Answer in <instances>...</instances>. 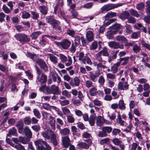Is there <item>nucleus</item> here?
<instances>
[{"mask_svg":"<svg viewBox=\"0 0 150 150\" xmlns=\"http://www.w3.org/2000/svg\"><path fill=\"white\" fill-rule=\"evenodd\" d=\"M129 85L127 82H120L118 85V89L119 91L125 90L128 88Z\"/></svg>","mask_w":150,"mask_h":150,"instance_id":"nucleus-10","label":"nucleus"},{"mask_svg":"<svg viewBox=\"0 0 150 150\" xmlns=\"http://www.w3.org/2000/svg\"><path fill=\"white\" fill-rule=\"evenodd\" d=\"M48 124L51 127L52 129L54 130L55 129V120L54 117H52L49 120Z\"/></svg>","mask_w":150,"mask_h":150,"instance_id":"nucleus-18","label":"nucleus"},{"mask_svg":"<svg viewBox=\"0 0 150 150\" xmlns=\"http://www.w3.org/2000/svg\"><path fill=\"white\" fill-rule=\"evenodd\" d=\"M126 30L125 32V34L127 35L129 33H130L132 32V28L128 24H126L125 25Z\"/></svg>","mask_w":150,"mask_h":150,"instance_id":"nucleus-37","label":"nucleus"},{"mask_svg":"<svg viewBox=\"0 0 150 150\" xmlns=\"http://www.w3.org/2000/svg\"><path fill=\"white\" fill-rule=\"evenodd\" d=\"M86 36L88 41H91L93 40V32L91 30L88 31L86 33Z\"/></svg>","mask_w":150,"mask_h":150,"instance_id":"nucleus-21","label":"nucleus"},{"mask_svg":"<svg viewBox=\"0 0 150 150\" xmlns=\"http://www.w3.org/2000/svg\"><path fill=\"white\" fill-rule=\"evenodd\" d=\"M100 54H102L104 56H107L108 55L107 49L105 47L103 48V50L99 52Z\"/></svg>","mask_w":150,"mask_h":150,"instance_id":"nucleus-44","label":"nucleus"},{"mask_svg":"<svg viewBox=\"0 0 150 150\" xmlns=\"http://www.w3.org/2000/svg\"><path fill=\"white\" fill-rule=\"evenodd\" d=\"M24 122L25 125H30L31 123V119L30 117H27L24 119Z\"/></svg>","mask_w":150,"mask_h":150,"instance_id":"nucleus-52","label":"nucleus"},{"mask_svg":"<svg viewBox=\"0 0 150 150\" xmlns=\"http://www.w3.org/2000/svg\"><path fill=\"white\" fill-rule=\"evenodd\" d=\"M62 109L63 114L64 115H69L70 113L69 110L66 107L62 108Z\"/></svg>","mask_w":150,"mask_h":150,"instance_id":"nucleus-53","label":"nucleus"},{"mask_svg":"<svg viewBox=\"0 0 150 150\" xmlns=\"http://www.w3.org/2000/svg\"><path fill=\"white\" fill-rule=\"evenodd\" d=\"M49 58L50 61L54 64H55L58 62L57 58L53 55L50 54L49 55Z\"/></svg>","mask_w":150,"mask_h":150,"instance_id":"nucleus-33","label":"nucleus"},{"mask_svg":"<svg viewBox=\"0 0 150 150\" xmlns=\"http://www.w3.org/2000/svg\"><path fill=\"white\" fill-rule=\"evenodd\" d=\"M46 21L48 23L51 24L54 28L59 30H61V27L59 26L60 24V22L56 20L53 16L47 17Z\"/></svg>","mask_w":150,"mask_h":150,"instance_id":"nucleus-3","label":"nucleus"},{"mask_svg":"<svg viewBox=\"0 0 150 150\" xmlns=\"http://www.w3.org/2000/svg\"><path fill=\"white\" fill-rule=\"evenodd\" d=\"M108 45L110 48L114 49H122L124 47L123 45H120L118 42L115 41H111L108 42Z\"/></svg>","mask_w":150,"mask_h":150,"instance_id":"nucleus-8","label":"nucleus"},{"mask_svg":"<svg viewBox=\"0 0 150 150\" xmlns=\"http://www.w3.org/2000/svg\"><path fill=\"white\" fill-rule=\"evenodd\" d=\"M24 132L25 135L28 137L30 138L32 136V132L29 127L26 126L24 129Z\"/></svg>","mask_w":150,"mask_h":150,"instance_id":"nucleus-16","label":"nucleus"},{"mask_svg":"<svg viewBox=\"0 0 150 150\" xmlns=\"http://www.w3.org/2000/svg\"><path fill=\"white\" fill-rule=\"evenodd\" d=\"M121 64V62H118L114 64L113 66L111 67V71L113 73H116L118 69V67Z\"/></svg>","mask_w":150,"mask_h":150,"instance_id":"nucleus-28","label":"nucleus"},{"mask_svg":"<svg viewBox=\"0 0 150 150\" xmlns=\"http://www.w3.org/2000/svg\"><path fill=\"white\" fill-rule=\"evenodd\" d=\"M26 55L28 57H29L35 61L37 64H38L45 71L47 70L48 67L45 62L42 60L39 59L37 56L36 54H32L29 52H27Z\"/></svg>","mask_w":150,"mask_h":150,"instance_id":"nucleus-1","label":"nucleus"},{"mask_svg":"<svg viewBox=\"0 0 150 150\" xmlns=\"http://www.w3.org/2000/svg\"><path fill=\"white\" fill-rule=\"evenodd\" d=\"M14 37L18 40L22 42L24 41L29 42L30 40L26 35L23 34H16Z\"/></svg>","mask_w":150,"mask_h":150,"instance_id":"nucleus-6","label":"nucleus"},{"mask_svg":"<svg viewBox=\"0 0 150 150\" xmlns=\"http://www.w3.org/2000/svg\"><path fill=\"white\" fill-rule=\"evenodd\" d=\"M130 12L131 15L133 16L137 17H138L139 16V15L138 13L136 11L134 10L133 9H131L130 10Z\"/></svg>","mask_w":150,"mask_h":150,"instance_id":"nucleus-51","label":"nucleus"},{"mask_svg":"<svg viewBox=\"0 0 150 150\" xmlns=\"http://www.w3.org/2000/svg\"><path fill=\"white\" fill-rule=\"evenodd\" d=\"M77 57L79 61H82L84 64H86V57H84V54L83 52L78 53Z\"/></svg>","mask_w":150,"mask_h":150,"instance_id":"nucleus-19","label":"nucleus"},{"mask_svg":"<svg viewBox=\"0 0 150 150\" xmlns=\"http://www.w3.org/2000/svg\"><path fill=\"white\" fill-rule=\"evenodd\" d=\"M56 44L59 46H61L64 49H67L70 46L71 42L67 39H65L61 42L59 43L55 42Z\"/></svg>","mask_w":150,"mask_h":150,"instance_id":"nucleus-7","label":"nucleus"},{"mask_svg":"<svg viewBox=\"0 0 150 150\" xmlns=\"http://www.w3.org/2000/svg\"><path fill=\"white\" fill-rule=\"evenodd\" d=\"M100 74V71L97 70L95 71V74H94L92 72H89V76L93 81L95 82L97 81V78L99 76Z\"/></svg>","mask_w":150,"mask_h":150,"instance_id":"nucleus-9","label":"nucleus"},{"mask_svg":"<svg viewBox=\"0 0 150 150\" xmlns=\"http://www.w3.org/2000/svg\"><path fill=\"white\" fill-rule=\"evenodd\" d=\"M117 121L120 125L122 126H124L125 122L124 121L122 120L121 115L119 113H118Z\"/></svg>","mask_w":150,"mask_h":150,"instance_id":"nucleus-32","label":"nucleus"},{"mask_svg":"<svg viewBox=\"0 0 150 150\" xmlns=\"http://www.w3.org/2000/svg\"><path fill=\"white\" fill-rule=\"evenodd\" d=\"M115 38L117 41L123 43L126 42L127 41L126 38L123 36H117Z\"/></svg>","mask_w":150,"mask_h":150,"instance_id":"nucleus-25","label":"nucleus"},{"mask_svg":"<svg viewBox=\"0 0 150 150\" xmlns=\"http://www.w3.org/2000/svg\"><path fill=\"white\" fill-rule=\"evenodd\" d=\"M30 16V14L26 11H23L22 12V17L24 19L28 18Z\"/></svg>","mask_w":150,"mask_h":150,"instance_id":"nucleus-45","label":"nucleus"},{"mask_svg":"<svg viewBox=\"0 0 150 150\" xmlns=\"http://www.w3.org/2000/svg\"><path fill=\"white\" fill-rule=\"evenodd\" d=\"M72 102L73 104L76 106H79L81 104L80 101L78 99H73L72 100Z\"/></svg>","mask_w":150,"mask_h":150,"instance_id":"nucleus-47","label":"nucleus"},{"mask_svg":"<svg viewBox=\"0 0 150 150\" xmlns=\"http://www.w3.org/2000/svg\"><path fill=\"white\" fill-rule=\"evenodd\" d=\"M112 128L110 127H104L102 128V130L106 133H110L112 130Z\"/></svg>","mask_w":150,"mask_h":150,"instance_id":"nucleus-35","label":"nucleus"},{"mask_svg":"<svg viewBox=\"0 0 150 150\" xmlns=\"http://www.w3.org/2000/svg\"><path fill=\"white\" fill-rule=\"evenodd\" d=\"M93 84V82L90 80H88L85 82V85L88 88L91 87Z\"/></svg>","mask_w":150,"mask_h":150,"instance_id":"nucleus-63","label":"nucleus"},{"mask_svg":"<svg viewBox=\"0 0 150 150\" xmlns=\"http://www.w3.org/2000/svg\"><path fill=\"white\" fill-rule=\"evenodd\" d=\"M144 7V4L143 3L138 4L136 6V8L139 10H142L143 9Z\"/></svg>","mask_w":150,"mask_h":150,"instance_id":"nucleus-57","label":"nucleus"},{"mask_svg":"<svg viewBox=\"0 0 150 150\" xmlns=\"http://www.w3.org/2000/svg\"><path fill=\"white\" fill-rule=\"evenodd\" d=\"M111 5V4H109L103 6L101 8V12H103L104 11H108L112 9Z\"/></svg>","mask_w":150,"mask_h":150,"instance_id":"nucleus-23","label":"nucleus"},{"mask_svg":"<svg viewBox=\"0 0 150 150\" xmlns=\"http://www.w3.org/2000/svg\"><path fill=\"white\" fill-rule=\"evenodd\" d=\"M80 80L77 77H75L73 80H71L70 84L72 87L78 86L79 84Z\"/></svg>","mask_w":150,"mask_h":150,"instance_id":"nucleus-15","label":"nucleus"},{"mask_svg":"<svg viewBox=\"0 0 150 150\" xmlns=\"http://www.w3.org/2000/svg\"><path fill=\"white\" fill-rule=\"evenodd\" d=\"M98 82L101 85H103L105 82V79L103 76L101 75L98 79Z\"/></svg>","mask_w":150,"mask_h":150,"instance_id":"nucleus-48","label":"nucleus"},{"mask_svg":"<svg viewBox=\"0 0 150 150\" xmlns=\"http://www.w3.org/2000/svg\"><path fill=\"white\" fill-rule=\"evenodd\" d=\"M60 105L62 106H64L66 105L69 103V101L67 100H63L59 101Z\"/></svg>","mask_w":150,"mask_h":150,"instance_id":"nucleus-56","label":"nucleus"},{"mask_svg":"<svg viewBox=\"0 0 150 150\" xmlns=\"http://www.w3.org/2000/svg\"><path fill=\"white\" fill-rule=\"evenodd\" d=\"M67 119L68 122L70 123H73L74 122V118L70 115L67 116Z\"/></svg>","mask_w":150,"mask_h":150,"instance_id":"nucleus-61","label":"nucleus"},{"mask_svg":"<svg viewBox=\"0 0 150 150\" xmlns=\"http://www.w3.org/2000/svg\"><path fill=\"white\" fill-rule=\"evenodd\" d=\"M116 16V13L115 12L111 11L106 15L105 16V18L106 20H107L109 18L115 17Z\"/></svg>","mask_w":150,"mask_h":150,"instance_id":"nucleus-29","label":"nucleus"},{"mask_svg":"<svg viewBox=\"0 0 150 150\" xmlns=\"http://www.w3.org/2000/svg\"><path fill=\"white\" fill-rule=\"evenodd\" d=\"M115 34L114 33L110 30H109L107 32L106 34L107 38L109 39H112L113 37V35Z\"/></svg>","mask_w":150,"mask_h":150,"instance_id":"nucleus-43","label":"nucleus"},{"mask_svg":"<svg viewBox=\"0 0 150 150\" xmlns=\"http://www.w3.org/2000/svg\"><path fill=\"white\" fill-rule=\"evenodd\" d=\"M59 57L61 61L63 62H66L67 60V57L62 54H59Z\"/></svg>","mask_w":150,"mask_h":150,"instance_id":"nucleus-50","label":"nucleus"},{"mask_svg":"<svg viewBox=\"0 0 150 150\" xmlns=\"http://www.w3.org/2000/svg\"><path fill=\"white\" fill-rule=\"evenodd\" d=\"M19 139H20V142L22 143L25 144H27L29 142L30 140V138L27 137H24L22 136L19 137Z\"/></svg>","mask_w":150,"mask_h":150,"instance_id":"nucleus-24","label":"nucleus"},{"mask_svg":"<svg viewBox=\"0 0 150 150\" xmlns=\"http://www.w3.org/2000/svg\"><path fill=\"white\" fill-rule=\"evenodd\" d=\"M35 67L38 75L37 77V80L41 83H45L47 80L46 76L44 74L41 73L40 70L36 66Z\"/></svg>","mask_w":150,"mask_h":150,"instance_id":"nucleus-4","label":"nucleus"},{"mask_svg":"<svg viewBox=\"0 0 150 150\" xmlns=\"http://www.w3.org/2000/svg\"><path fill=\"white\" fill-rule=\"evenodd\" d=\"M42 115L44 119H48V120L50 119L52 117L51 116V115L46 112H43L42 113Z\"/></svg>","mask_w":150,"mask_h":150,"instance_id":"nucleus-39","label":"nucleus"},{"mask_svg":"<svg viewBox=\"0 0 150 150\" xmlns=\"http://www.w3.org/2000/svg\"><path fill=\"white\" fill-rule=\"evenodd\" d=\"M51 138H50V141L53 144L54 146L57 145L58 142L57 140L56 139V136L53 132H51L50 133Z\"/></svg>","mask_w":150,"mask_h":150,"instance_id":"nucleus-12","label":"nucleus"},{"mask_svg":"<svg viewBox=\"0 0 150 150\" xmlns=\"http://www.w3.org/2000/svg\"><path fill=\"white\" fill-rule=\"evenodd\" d=\"M112 142L115 145L117 146L120 145L121 142V141L119 139L117 138L113 139Z\"/></svg>","mask_w":150,"mask_h":150,"instance_id":"nucleus-60","label":"nucleus"},{"mask_svg":"<svg viewBox=\"0 0 150 150\" xmlns=\"http://www.w3.org/2000/svg\"><path fill=\"white\" fill-rule=\"evenodd\" d=\"M98 44L96 41L93 42L90 46V49L91 50H96Z\"/></svg>","mask_w":150,"mask_h":150,"instance_id":"nucleus-42","label":"nucleus"},{"mask_svg":"<svg viewBox=\"0 0 150 150\" xmlns=\"http://www.w3.org/2000/svg\"><path fill=\"white\" fill-rule=\"evenodd\" d=\"M37 150H51L50 146L45 141L39 139L34 142Z\"/></svg>","mask_w":150,"mask_h":150,"instance_id":"nucleus-2","label":"nucleus"},{"mask_svg":"<svg viewBox=\"0 0 150 150\" xmlns=\"http://www.w3.org/2000/svg\"><path fill=\"white\" fill-rule=\"evenodd\" d=\"M33 112L34 115L38 119L40 118L41 115L39 111L36 109L33 110Z\"/></svg>","mask_w":150,"mask_h":150,"instance_id":"nucleus-46","label":"nucleus"},{"mask_svg":"<svg viewBox=\"0 0 150 150\" xmlns=\"http://www.w3.org/2000/svg\"><path fill=\"white\" fill-rule=\"evenodd\" d=\"M118 105L119 108L121 110H124L125 109L126 107L124 105V102L123 100H120Z\"/></svg>","mask_w":150,"mask_h":150,"instance_id":"nucleus-38","label":"nucleus"},{"mask_svg":"<svg viewBox=\"0 0 150 150\" xmlns=\"http://www.w3.org/2000/svg\"><path fill=\"white\" fill-rule=\"evenodd\" d=\"M123 28L122 26L119 24H116L110 27V29L115 34L117 32H118L120 33H121L123 31Z\"/></svg>","mask_w":150,"mask_h":150,"instance_id":"nucleus-5","label":"nucleus"},{"mask_svg":"<svg viewBox=\"0 0 150 150\" xmlns=\"http://www.w3.org/2000/svg\"><path fill=\"white\" fill-rule=\"evenodd\" d=\"M70 132V131L67 128H65L60 130V132L61 134L65 135L68 134Z\"/></svg>","mask_w":150,"mask_h":150,"instance_id":"nucleus-41","label":"nucleus"},{"mask_svg":"<svg viewBox=\"0 0 150 150\" xmlns=\"http://www.w3.org/2000/svg\"><path fill=\"white\" fill-rule=\"evenodd\" d=\"M129 15V13L126 11H124L120 15L119 17L121 19H125L127 18Z\"/></svg>","mask_w":150,"mask_h":150,"instance_id":"nucleus-31","label":"nucleus"},{"mask_svg":"<svg viewBox=\"0 0 150 150\" xmlns=\"http://www.w3.org/2000/svg\"><path fill=\"white\" fill-rule=\"evenodd\" d=\"M146 4L147 6L146 11L147 12V14H150V2L147 1L146 2Z\"/></svg>","mask_w":150,"mask_h":150,"instance_id":"nucleus-64","label":"nucleus"},{"mask_svg":"<svg viewBox=\"0 0 150 150\" xmlns=\"http://www.w3.org/2000/svg\"><path fill=\"white\" fill-rule=\"evenodd\" d=\"M97 69L98 70H102L103 69H106L107 68L105 66L103 65L101 63L98 64L97 65Z\"/></svg>","mask_w":150,"mask_h":150,"instance_id":"nucleus-59","label":"nucleus"},{"mask_svg":"<svg viewBox=\"0 0 150 150\" xmlns=\"http://www.w3.org/2000/svg\"><path fill=\"white\" fill-rule=\"evenodd\" d=\"M62 93L63 95L65 96L67 98H69L71 97L70 93L66 90L63 91Z\"/></svg>","mask_w":150,"mask_h":150,"instance_id":"nucleus-54","label":"nucleus"},{"mask_svg":"<svg viewBox=\"0 0 150 150\" xmlns=\"http://www.w3.org/2000/svg\"><path fill=\"white\" fill-rule=\"evenodd\" d=\"M93 102L95 105L97 106H100L101 105L102 102L101 101L98 100L97 99H96L93 100Z\"/></svg>","mask_w":150,"mask_h":150,"instance_id":"nucleus-62","label":"nucleus"},{"mask_svg":"<svg viewBox=\"0 0 150 150\" xmlns=\"http://www.w3.org/2000/svg\"><path fill=\"white\" fill-rule=\"evenodd\" d=\"M104 118L101 116H97L96 118V124L97 126L100 127L103 124Z\"/></svg>","mask_w":150,"mask_h":150,"instance_id":"nucleus-13","label":"nucleus"},{"mask_svg":"<svg viewBox=\"0 0 150 150\" xmlns=\"http://www.w3.org/2000/svg\"><path fill=\"white\" fill-rule=\"evenodd\" d=\"M96 116V115L95 114H91L88 120L89 123L91 126H93L95 124Z\"/></svg>","mask_w":150,"mask_h":150,"instance_id":"nucleus-20","label":"nucleus"},{"mask_svg":"<svg viewBox=\"0 0 150 150\" xmlns=\"http://www.w3.org/2000/svg\"><path fill=\"white\" fill-rule=\"evenodd\" d=\"M14 147L18 150H25L24 146L21 144H17L14 146Z\"/></svg>","mask_w":150,"mask_h":150,"instance_id":"nucleus-58","label":"nucleus"},{"mask_svg":"<svg viewBox=\"0 0 150 150\" xmlns=\"http://www.w3.org/2000/svg\"><path fill=\"white\" fill-rule=\"evenodd\" d=\"M39 9L42 13L46 15L47 13V8L45 6H41L39 7Z\"/></svg>","mask_w":150,"mask_h":150,"instance_id":"nucleus-30","label":"nucleus"},{"mask_svg":"<svg viewBox=\"0 0 150 150\" xmlns=\"http://www.w3.org/2000/svg\"><path fill=\"white\" fill-rule=\"evenodd\" d=\"M62 145L65 148H67L70 145V140L68 137H62Z\"/></svg>","mask_w":150,"mask_h":150,"instance_id":"nucleus-11","label":"nucleus"},{"mask_svg":"<svg viewBox=\"0 0 150 150\" xmlns=\"http://www.w3.org/2000/svg\"><path fill=\"white\" fill-rule=\"evenodd\" d=\"M41 33L40 31L33 32L31 35V37L32 39H35L38 37V35L41 34Z\"/></svg>","mask_w":150,"mask_h":150,"instance_id":"nucleus-40","label":"nucleus"},{"mask_svg":"<svg viewBox=\"0 0 150 150\" xmlns=\"http://www.w3.org/2000/svg\"><path fill=\"white\" fill-rule=\"evenodd\" d=\"M71 130L72 132L73 135L74 136L79 137L80 134L78 132V129L75 126H72L71 127Z\"/></svg>","mask_w":150,"mask_h":150,"instance_id":"nucleus-22","label":"nucleus"},{"mask_svg":"<svg viewBox=\"0 0 150 150\" xmlns=\"http://www.w3.org/2000/svg\"><path fill=\"white\" fill-rule=\"evenodd\" d=\"M4 12L7 14L11 12L10 9L5 4H4L2 8Z\"/></svg>","mask_w":150,"mask_h":150,"instance_id":"nucleus-49","label":"nucleus"},{"mask_svg":"<svg viewBox=\"0 0 150 150\" xmlns=\"http://www.w3.org/2000/svg\"><path fill=\"white\" fill-rule=\"evenodd\" d=\"M77 146L79 149L83 148L87 149L89 148L88 145L83 142H79L77 144Z\"/></svg>","mask_w":150,"mask_h":150,"instance_id":"nucleus-27","label":"nucleus"},{"mask_svg":"<svg viewBox=\"0 0 150 150\" xmlns=\"http://www.w3.org/2000/svg\"><path fill=\"white\" fill-rule=\"evenodd\" d=\"M141 50V48L140 46L137 45H135L133 47V50L135 52L137 53L139 52Z\"/></svg>","mask_w":150,"mask_h":150,"instance_id":"nucleus-55","label":"nucleus"},{"mask_svg":"<svg viewBox=\"0 0 150 150\" xmlns=\"http://www.w3.org/2000/svg\"><path fill=\"white\" fill-rule=\"evenodd\" d=\"M52 93L54 94L58 95L59 94L58 87L55 85H52L51 87Z\"/></svg>","mask_w":150,"mask_h":150,"instance_id":"nucleus-26","label":"nucleus"},{"mask_svg":"<svg viewBox=\"0 0 150 150\" xmlns=\"http://www.w3.org/2000/svg\"><path fill=\"white\" fill-rule=\"evenodd\" d=\"M97 88L95 86L93 87L89 90V94L92 96H95L97 92Z\"/></svg>","mask_w":150,"mask_h":150,"instance_id":"nucleus-34","label":"nucleus"},{"mask_svg":"<svg viewBox=\"0 0 150 150\" xmlns=\"http://www.w3.org/2000/svg\"><path fill=\"white\" fill-rule=\"evenodd\" d=\"M11 135L17 136V130L14 127H12L9 129L8 133L7 134V136L10 137Z\"/></svg>","mask_w":150,"mask_h":150,"instance_id":"nucleus-17","label":"nucleus"},{"mask_svg":"<svg viewBox=\"0 0 150 150\" xmlns=\"http://www.w3.org/2000/svg\"><path fill=\"white\" fill-rule=\"evenodd\" d=\"M129 57H125L121 58L119 62H121L122 65H124L126 64L128 62Z\"/></svg>","mask_w":150,"mask_h":150,"instance_id":"nucleus-36","label":"nucleus"},{"mask_svg":"<svg viewBox=\"0 0 150 150\" xmlns=\"http://www.w3.org/2000/svg\"><path fill=\"white\" fill-rule=\"evenodd\" d=\"M51 132H53L51 130H50V131H44L41 132V134L45 139H49L51 138Z\"/></svg>","mask_w":150,"mask_h":150,"instance_id":"nucleus-14","label":"nucleus"}]
</instances>
